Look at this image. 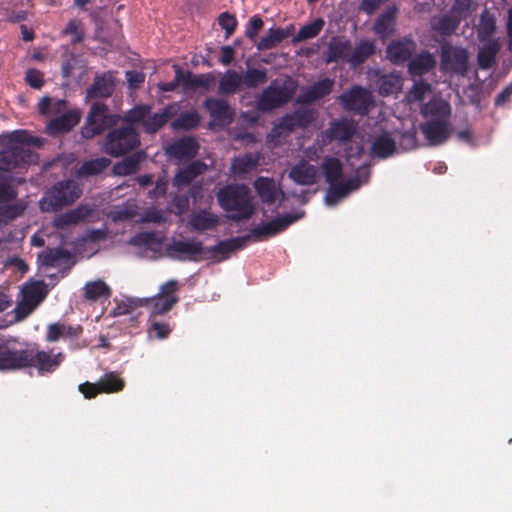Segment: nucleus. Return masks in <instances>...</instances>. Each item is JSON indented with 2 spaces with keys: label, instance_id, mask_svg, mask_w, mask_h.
Instances as JSON below:
<instances>
[{
  "label": "nucleus",
  "instance_id": "ea45409f",
  "mask_svg": "<svg viewBox=\"0 0 512 512\" xmlns=\"http://www.w3.org/2000/svg\"><path fill=\"white\" fill-rule=\"evenodd\" d=\"M396 8H389L375 21L373 31L383 40L394 32Z\"/></svg>",
  "mask_w": 512,
  "mask_h": 512
},
{
  "label": "nucleus",
  "instance_id": "5fc2aeb1",
  "mask_svg": "<svg viewBox=\"0 0 512 512\" xmlns=\"http://www.w3.org/2000/svg\"><path fill=\"white\" fill-rule=\"evenodd\" d=\"M174 304H172V301H167L158 295H155L153 297L145 298V305L151 316L156 315H162L167 313L172 309Z\"/></svg>",
  "mask_w": 512,
  "mask_h": 512
},
{
  "label": "nucleus",
  "instance_id": "3c124183",
  "mask_svg": "<svg viewBox=\"0 0 512 512\" xmlns=\"http://www.w3.org/2000/svg\"><path fill=\"white\" fill-rule=\"evenodd\" d=\"M162 242V238L154 231H144L134 235L129 243L137 247L155 248Z\"/></svg>",
  "mask_w": 512,
  "mask_h": 512
},
{
  "label": "nucleus",
  "instance_id": "4be33fe9",
  "mask_svg": "<svg viewBox=\"0 0 512 512\" xmlns=\"http://www.w3.org/2000/svg\"><path fill=\"white\" fill-rule=\"evenodd\" d=\"M208 169L207 164L196 160L181 168L173 178V185L178 189L190 185L198 176L204 174Z\"/></svg>",
  "mask_w": 512,
  "mask_h": 512
},
{
  "label": "nucleus",
  "instance_id": "2eb2a0df",
  "mask_svg": "<svg viewBox=\"0 0 512 512\" xmlns=\"http://www.w3.org/2000/svg\"><path fill=\"white\" fill-rule=\"evenodd\" d=\"M249 241V235L222 240L216 245L206 248L205 253H209V258L216 261L226 260L233 252L244 248Z\"/></svg>",
  "mask_w": 512,
  "mask_h": 512
},
{
  "label": "nucleus",
  "instance_id": "f8f14e48",
  "mask_svg": "<svg viewBox=\"0 0 512 512\" xmlns=\"http://www.w3.org/2000/svg\"><path fill=\"white\" fill-rule=\"evenodd\" d=\"M31 358L27 350H17L11 347L9 339L0 335V370L10 371L26 368Z\"/></svg>",
  "mask_w": 512,
  "mask_h": 512
},
{
  "label": "nucleus",
  "instance_id": "2f4dec72",
  "mask_svg": "<svg viewBox=\"0 0 512 512\" xmlns=\"http://www.w3.org/2000/svg\"><path fill=\"white\" fill-rule=\"evenodd\" d=\"M421 113L427 120L449 119L451 106L447 101L434 97L422 107Z\"/></svg>",
  "mask_w": 512,
  "mask_h": 512
},
{
  "label": "nucleus",
  "instance_id": "f704fd0d",
  "mask_svg": "<svg viewBox=\"0 0 512 512\" xmlns=\"http://www.w3.org/2000/svg\"><path fill=\"white\" fill-rule=\"evenodd\" d=\"M82 330L80 325L72 326L60 322L52 323L47 328L46 340L48 342H56L61 337L75 339L81 335Z\"/></svg>",
  "mask_w": 512,
  "mask_h": 512
},
{
  "label": "nucleus",
  "instance_id": "a18cd8bd",
  "mask_svg": "<svg viewBox=\"0 0 512 512\" xmlns=\"http://www.w3.org/2000/svg\"><path fill=\"white\" fill-rule=\"evenodd\" d=\"M111 164V161L108 158L100 157L96 159H91L89 161H85L77 171L78 176H93L102 173L105 169H107Z\"/></svg>",
  "mask_w": 512,
  "mask_h": 512
},
{
  "label": "nucleus",
  "instance_id": "f3484780",
  "mask_svg": "<svg viewBox=\"0 0 512 512\" xmlns=\"http://www.w3.org/2000/svg\"><path fill=\"white\" fill-rule=\"evenodd\" d=\"M395 153H398V148L394 132L383 131L372 138L370 147L372 157L386 159Z\"/></svg>",
  "mask_w": 512,
  "mask_h": 512
},
{
  "label": "nucleus",
  "instance_id": "7c9ffc66",
  "mask_svg": "<svg viewBox=\"0 0 512 512\" xmlns=\"http://www.w3.org/2000/svg\"><path fill=\"white\" fill-rule=\"evenodd\" d=\"M477 63L480 69L488 70L496 64L497 55L501 49L500 41L480 42Z\"/></svg>",
  "mask_w": 512,
  "mask_h": 512
},
{
  "label": "nucleus",
  "instance_id": "37998d69",
  "mask_svg": "<svg viewBox=\"0 0 512 512\" xmlns=\"http://www.w3.org/2000/svg\"><path fill=\"white\" fill-rule=\"evenodd\" d=\"M375 46L372 41L362 40L353 49L351 48L348 63L352 66L362 64L367 58L373 55Z\"/></svg>",
  "mask_w": 512,
  "mask_h": 512
},
{
  "label": "nucleus",
  "instance_id": "f03ea898",
  "mask_svg": "<svg viewBox=\"0 0 512 512\" xmlns=\"http://www.w3.org/2000/svg\"><path fill=\"white\" fill-rule=\"evenodd\" d=\"M219 206L227 212V218L236 222L247 220L255 213L250 188L245 184H228L216 193Z\"/></svg>",
  "mask_w": 512,
  "mask_h": 512
},
{
  "label": "nucleus",
  "instance_id": "72a5a7b5",
  "mask_svg": "<svg viewBox=\"0 0 512 512\" xmlns=\"http://www.w3.org/2000/svg\"><path fill=\"white\" fill-rule=\"evenodd\" d=\"M436 59L430 52L424 51L412 58L408 63V72L411 76H422L434 69Z\"/></svg>",
  "mask_w": 512,
  "mask_h": 512
},
{
  "label": "nucleus",
  "instance_id": "e433bc0d",
  "mask_svg": "<svg viewBox=\"0 0 512 512\" xmlns=\"http://www.w3.org/2000/svg\"><path fill=\"white\" fill-rule=\"evenodd\" d=\"M294 32V26L289 25L286 28H271L266 36L262 37L257 44L259 50H269L276 47L283 40L288 38Z\"/></svg>",
  "mask_w": 512,
  "mask_h": 512
},
{
  "label": "nucleus",
  "instance_id": "1a4fd4ad",
  "mask_svg": "<svg viewBox=\"0 0 512 512\" xmlns=\"http://www.w3.org/2000/svg\"><path fill=\"white\" fill-rule=\"evenodd\" d=\"M339 101L345 110L359 115H366L374 104L371 92L357 85L342 93Z\"/></svg>",
  "mask_w": 512,
  "mask_h": 512
},
{
  "label": "nucleus",
  "instance_id": "cd10ccee",
  "mask_svg": "<svg viewBox=\"0 0 512 512\" xmlns=\"http://www.w3.org/2000/svg\"><path fill=\"white\" fill-rule=\"evenodd\" d=\"M351 52V43L348 39L344 37L335 36L332 37L327 51H326V62H339L346 61L348 62V58Z\"/></svg>",
  "mask_w": 512,
  "mask_h": 512
},
{
  "label": "nucleus",
  "instance_id": "c85d7f7f",
  "mask_svg": "<svg viewBox=\"0 0 512 512\" xmlns=\"http://www.w3.org/2000/svg\"><path fill=\"white\" fill-rule=\"evenodd\" d=\"M297 126L294 113L286 114L274 125L267 137L268 144L276 146L286 138Z\"/></svg>",
  "mask_w": 512,
  "mask_h": 512
},
{
  "label": "nucleus",
  "instance_id": "473e14b6",
  "mask_svg": "<svg viewBox=\"0 0 512 512\" xmlns=\"http://www.w3.org/2000/svg\"><path fill=\"white\" fill-rule=\"evenodd\" d=\"M114 77L111 72L96 76L93 85L87 90L88 98H107L114 91Z\"/></svg>",
  "mask_w": 512,
  "mask_h": 512
},
{
  "label": "nucleus",
  "instance_id": "6e6552de",
  "mask_svg": "<svg viewBox=\"0 0 512 512\" xmlns=\"http://www.w3.org/2000/svg\"><path fill=\"white\" fill-rule=\"evenodd\" d=\"M107 106L101 103H94L88 113L86 124L82 128V136L84 138H93L102 133L108 127L116 125L120 116L107 113Z\"/></svg>",
  "mask_w": 512,
  "mask_h": 512
},
{
  "label": "nucleus",
  "instance_id": "412c9836",
  "mask_svg": "<svg viewBox=\"0 0 512 512\" xmlns=\"http://www.w3.org/2000/svg\"><path fill=\"white\" fill-rule=\"evenodd\" d=\"M288 176L298 185L310 186L316 183L318 168L305 160H301L290 169Z\"/></svg>",
  "mask_w": 512,
  "mask_h": 512
},
{
  "label": "nucleus",
  "instance_id": "e2e57ef3",
  "mask_svg": "<svg viewBox=\"0 0 512 512\" xmlns=\"http://www.w3.org/2000/svg\"><path fill=\"white\" fill-rule=\"evenodd\" d=\"M179 284L177 280H169L162 284L159 288L158 296L167 300L172 301V304H176L179 301L178 297Z\"/></svg>",
  "mask_w": 512,
  "mask_h": 512
},
{
  "label": "nucleus",
  "instance_id": "6ab92c4d",
  "mask_svg": "<svg viewBox=\"0 0 512 512\" xmlns=\"http://www.w3.org/2000/svg\"><path fill=\"white\" fill-rule=\"evenodd\" d=\"M27 352L31 361H29V364H27L26 367H36L41 374L55 371L65 358L64 354L61 352L56 354L46 351H37L36 353H33L32 351L27 350Z\"/></svg>",
  "mask_w": 512,
  "mask_h": 512
},
{
  "label": "nucleus",
  "instance_id": "20e7f679",
  "mask_svg": "<svg viewBox=\"0 0 512 512\" xmlns=\"http://www.w3.org/2000/svg\"><path fill=\"white\" fill-rule=\"evenodd\" d=\"M180 110L178 103H171L156 113H152L149 105H138L128 110L123 120L130 125L139 124L146 133H156L167 121Z\"/></svg>",
  "mask_w": 512,
  "mask_h": 512
},
{
  "label": "nucleus",
  "instance_id": "69168bd1",
  "mask_svg": "<svg viewBox=\"0 0 512 512\" xmlns=\"http://www.w3.org/2000/svg\"><path fill=\"white\" fill-rule=\"evenodd\" d=\"M75 70L84 71V65L82 61L75 55H69L62 64V75L64 78H69L74 75Z\"/></svg>",
  "mask_w": 512,
  "mask_h": 512
},
{
  "label": "nucleus",
  "instance_id": "de8ad7c7",
  "mask_svg": "<svg viewBox=\"0 0 512 512\" xmlns=\"http://www.w3.org/2000/svg\"><path fill=\"white\" fill-rule=\"evenodd\" d=\"M46 297V291L42 282H34L26 285L22 290V298L34 306H38Z\"/></svg>",
  "mask_w": 512,
  "mask_h": 512
},
{
  "label": "nucleus",
  "instance_id": "c756f323",
  "mask_svg": "<svg viewBox=\"0 0 512 512\" xmlns=\"http://www.w3.org/2000/svg\"><path fill=\"white\" fill-rule=\"evenodd\" d=\"M92 213V209L87 205H80L75 209L67 211L63 214L58 215L53 220V226L57 229H64L71 225H75L86 218Z\"/></svg>",
  "mask_w": 512,
  "mask_h": 512
},
{
  "label": "nucleus",
  "instance_id": "dca6fc26",
  "mask_svg": "<svg viewBox=\"0 0 512 512\" xmlns=\"http://www.w3.org/2000/svg\"><path fill=\"white\" fill-rule=\"evenodd\" d=\"M416 42L410 37L392 41L386 49L387 59L395 65L404 64L416 51Z\"/></svg>",
  "mask_w": 512,
  "mask_h": 512
},
{
  "label": "nucleus",
  "instance_id": "4468645a",
  "mask_svg": "<svg viewBox=\"0 0 512 512\" xmlns=\"http://www.w3.org/2000/svg\"><path fill=\"white\" fill-rule=\"evenodd\" d=\"M295 220L296 218L290 215L278 217L269 222L258 224L251 230V233L248 235L250 236V239L254 238L256 241H261L284 231Z\"/></svg>",
  "mask_w": 512,
  "mask_h": 512
},
{
  "label": "nucleus",
  "instance_id": "393cba45",
  "mask_svg": "<svg viewBox=\"0 0 512 512\" xmlns=\"http://www.w3.org/2000/svg\"><path fill=\"white\" fill-rule=\"evenodd\" d=\"M199 145L193 137H182L167 148V153L178 160L189 159L197 155Z\"/></svg>",
  "mask_w": 512,
  "mask_h": 512
},
{
  "label": "nucleus",
  "instance_id": "f257e3e1",
  "mask_svg": "<svg viewBox=\"0 0 512 512\" xmlns=\"http://www.w3.org/2000/svg\"><path fill=\"white\" fill-rule=\"evenodd\" d=\"M31 145L39 147L42 140L26 131H14L9 137V145L0 151V170L11 172L35 163L37 155L32 152Z\"/></svg>",
  "mask_w": 512,
  "mask_h": 512
},
{
  "label": "nucleus",
  "instance_id": "4c0bfd02",
  "mask_svg": "<svg viewBox=\"0 0 512 512\" xmlns=\"http://www.w3.org/2000/svg\"><path fill=\"white\" fill-rule=\"evenodd\" d=\"M377 86L382 96L397 95L402 90L403 78L397 73L383 74L378 78Z\"/></svg>",
  "mask_w": 512,
  "mask_h": 512
},
{
  "label": "nucleus",
  "instance_id": "052dcab7",
  "mask_svg": "<svg viewBox=\"0 0 512 512\" xmlns=\"http://www.w3.org/2000/svg\"><path fill=\"white\" fill-rule=\"evenodd\" d=\"M215 78L211 73L192 75L188 73L184 84L191 88H203L208 90L214 83Z\"/></svg>",
  "mask_w": 512,
  "mask_h": 512
},
{
  "label": "nucleus",
  "instance_id": "774afa93",
  "mask_svg": "<svg viewBox=\"0 0 512 512\" xmlns=\"http://www.w3.org/2000/svg\"><path fill=\"white\" fill-rule=\"evenodd\" d=\"M172 332V327L168 322L152 321L148 329L150 337L156 339H165Z\"/></svg>",
  "mask_w": 512,
  "mask_h": 512
},
{
  "label": "nucleus",
  "instance_id": "8fccbe9b",
  "mask_svg": "<svg viewBox=\"0 0 512 512\" xmlns=\"http://www.w3.org/2000/svg\"><path fill=\"white\" fill-rule=\"evenodd\" d=\"M324 25V20L322 18H318L313 22L302 26L292 39V42L297 43L316 37L321 32Z\"/></svg>",
  "mask_w": 512,
  "mask_h": 512
},
{
  "label": "nucleus",
  "instance_id": "5701e85b",
  "mask_svg": "<svg viewBox=\"0 0 512 512\" xmlns=\"http://www.w3.org/2000/svg\"><path fill=\"white\" fill-rule=\"evenodd\" d=\"M80 115L77 111H65L64 113L52 118L46 125V131L50 135L70 131L78 124Z\"/></svg>",
  "mask_w": 512,
  "mask_h": 512
},
{
  "label": "nucleus",
  "instance_id": "0eeeda50",
  "mask_svg": "<svg viewBox=\"0 0 512 512\" xmlns=\"http://www.w3.org/2000/svg\"><path fill=\"white\" fill-rule=\"evenodd\" d=\"M140 145L138 132L132 126L111 130L105 137L103 151L113 157L125 155Z\"/></svg>",
  "mask_w": 512,
  "mask_h": 512
},
{
  "label": "nucleus",
  "instance_id": "bf43d9fd",
  "mask_svg": "<svg viewBox=\"0 0 512 512\" xmlns=\"http://www.w3.org/2000/svg\"><path fill=\"white\" fill-rule=\"evenodd\" d=\"M460 20H461L460 18H457L453 15L452 16L444 15V16L439 17L433 23V29L442 34L448 35L455 31Z\"/></svg>",
  "mask_w": 512,
  "mask_h": 512
},
{
  "label": "nucleus",
  "instance_id": "4d7b16f0",
  "mask_svg": "<svg viewBox=\"0 0 512 512\" xmlns=\"http://www.w3.org/2000/svg\"><path fill=\"white\" fill-rule=\"evenodd\" d=\"M137 212V205L134 202H126L111 210L109 216L114 222L127 221L132 219Z\"/></svg>",
  "mask_w": 512,
  "mask_h": 512
},
{
  "label": "nucleus",
  "instance_id": "09e8293b",
  "mask_svg": "<svg viewBox=\"0 0 512 512\" xmlns=\"http://www.w3.org/2000/svg\"><path fill=\"white\" fill-rule=\"evenodd\" d=\"M27 204L19 200L12 204L0 203V223H8L11 220L21 216L26 210Z\"/></svg>",
  "mask_w": 512,
  "mask_h": 512
},
{
  "label": "nucleus",
  "instance_id": "9b49d317",
  "mask_svg": "<svg viewBox=\"0 0 512 512\" xmlns=\"http://www.w3.org/2000/svg\"><path fill=\"white\" fill-rule=\"evenodd\" d=\"M469 54L465 48L454 47L449 44L441 46L440 69L443 72H452L464 75L467 72Z\"/></svg>",
  "mask_w": 512,
  "mask_h": 512
},
{
  "label": "nucleus",
  "instance_id": "a211bd4d",
  "mask_svg": "<svg viewBox=\"0 0 512 512\" xmlns=\"http://www.w3.org/2000/svg\"><path fill=\"white\" fill-rule=\"evenodd\" d=\"M421 131L430 145H439L449 138L452 129L449 119H434L422 124Z\"/></svg>",
  "mask_w": 512,
  "mask_h": 512
},
{
  "label": "nucleus",
  "instance_id": "39448f33",
  "mask_svg": "<svg viewBox=\"0 0 512 512\" xmlns=\"http://www.w3.org/2000/svg\"><path fill=\"white\" fill-rule=\"evenodd\" d=\"M82 189L74 180H62L47 190L39 201L42 212H57L80 198Z\"/></svg>",
  "mask_w": 512,
  "mask_h": 512
},
{
  "label": "nucleus",
  "instance_id": "ddd939ff",
  "mask_svg": "<svg viewBox=\"0 0 512 512\" xmlns=\"http://www.w3.org/2000/svg\"><path fill=\"white\" fill-rule=\"evenodd\" d=\"M166 252L176 260L195 261L205 253V248L200 241L173 239L167 245Z\"/></svg>",
  "mask_w": 512,
  "mask_h": 512
},
{
  "label": "nucleus",
  "instance_id": "423d86ee",
  "mask_svg": "<svg viewBox=\"0 0 512 512\" xmlns=\"http://www.w3.org/2000/svg\"><path fill=\"white\" fill-rule=\"evenodd\" d=\"M296 82L290 77L273 80L257 97V108L269 112L291 100L296 91Z\"/></svg>",
  "mask_w": 512,
  "mask_h": 512
},
{
  "label": "nucleus",
  "instance_id": "338daca9",
  "mask_svg": "<svg viewBox=\"0 0 512 512\" xmlns=\"http://www.w3.org/2000/svg\"><path fill=\"white\" fill-rule=\"evenodd\" d=\"M62 33L65 35H71V42L73 44L80 43L84 39V30L82 27V23L76 19L70 20Z\"/></svg>",
  "mask_w": 512,
  "mask_h": 512
},
{
  "label": "nucleus",
  "instance_id": "b1692460",
  "mask_svg": "<svg viewBox=\"0 0 512 512\" xmlns=\"http://www.w3.org/2000/svg\"><path fill=\"white\" fill-rule=\"evenodd\" d=\"M219 224V216L207 209H200L190 214L188 226L191 230L203 232L212 230Z\"/></svg>",
  "mask_w": 512,
  "mask_h": 512
},
{
  "label": "nucleus",
  "instance_id": "680f3d73",
  "mask_svg": "<svg viewBox=\"0 0 512 512\" xmlns=\"http://www.w3.org/2000/svg\"><path fill=\"white\" fill-rule=\"evenodd\" d=\"M138 170V160L132 157H128L123 159L122 161L116 163L112 172L116 176H127L136 173Z\"/></svg>",
  "mask_w": 512,
  "mask_h": 512
},
{
  "label": "nucleus",
  "instance_id": "864d4df0",
  "mask_svg": "<svg viewBox=\"0 0 512 512\" xmlns=\"http://www.w3.org/2000/svg\"><path fill=\"white\" fill-rule=\"evenodd\" d=\"M85 297L89 300H97L101 297H109L110 288L102 280H96L86 283L84 286Z\"/></svg>",
  "mask_w": 512,
  "mask_h": 512
},
{
  "label": "nucleus",
  "instance_id": "13d9d810",
  "mask_svg": "<svg viewBox=\"0 0 512 512\" xmlns=\"http://www.w3.org/2000/svg\"><path fill=\"white\" fill-rule=\"evenodd\" d=\"M431 92V85L425 81H418L413 84L406 94V100L409 103L423 100Z\"/></svg>",
  "mask_w": 512,
  "mask_h": 512
},
{
  "label": "nucleus",
  "instance_id": "49530a36",
  "mask_svg": "<svg viewBox=\"0 0 512 512\" xmlns=\"http://www.w3.org/2000/svg\"><path fill=\"white\" fill-rule=\"evenodd\" d=\"M102 393H117L123 390L125 381L117 373H106L98 381Z\"/></svg>",
  "mask_w": 512,
  "mask_h": 512
},
{
  "label": "nucleus",
  "instance_id": "c9c22d12",
  "mask_svg": "<svg viewBox=\"0 0 512 512\" xmlns=\"http://www.w3.org/2000/svg\"><path fill=\"white\" fill-rule=\"evenodd\" d=\"M260 156L258 154L246 153L234 157L231 162L230 172L235 176H241L252 172L258 166Z\"/></svg>",
  "mask_w": 512,
  "mask_h": 512
},
{
  "label": "nucleus",
  "instance_id": "aec40b11",
  "mask_svg": "<svg viewBox=\"0 0 512 512\" xmlns=\"http://www.w3.org/2000/svg\"><path fill=\"white\" fill-rule=\"evenodd\" d=\"M204 106L210 114L213 125L224 127L232 122V112L225 100L208 98Z\"/></svg>",
  "mask_w": 512,
  "mask_h": 512
},
{
  "label": "nucleus",
  "instance_id": "a878e982",
  "mask_svg": "<svg viewBox=\"0 0 512 512\" xmlns=\"http://www.w3.org/2000/svg\"><path fill=\"white\" fill-rule=\"evenodd\" d=\"M334 86V80L330 78H323L313 85L302 90L298 97L300 103H313L326 95H328Z\"/></svg>",
  "mask_w": 512,
  "mask_h": 512
},
{
  "label": "nucleus",
  "instance_id": "603ef678",
  "mask_svg": "<svg viewBox=\"0 0 512 512\" xmlns=\"http://www.w3.org/2000/svg\"><path fill=\"white\" fill-rule=\"evenodd\" d=\"M200 123V116L196 111L181 113L171 126L174 130H191Z\"/></svg>",
  "mask_w": 512,
  "mask_h": 512
},
{
  "label": "nucleus",
  "instance_id": "9d476101",
  "mask_svg": "<svg viewBox=\"0 0 512 512\" xmlns=\"http://www.w3.org/2000/svg\"><path fill=\"white\" fill-rule=\"evenodd\" d=\"M357 122L353 119L341 117L330 122L329 127L320 135L323 145L333 141L344 144L350 141L357 131Z\"/></svg>",
  "mask_w": 512,
  "mask_h": 512
},
{
  "label": "nucleus",
  "instance_id": "7ed1b4c3",
  "mask_svg": "<svg viewBox=\"0 0 512 512\" xmlns=\"http://www.w3.org/2000/svg\"><path fill=\"white\" fill-rule=\"evenodd\" d=\"M322 169L329 188L325 195V202L329 206L336 205L350 192L358 189L360 181L356 177L345 179L343 177L342 163L338 158L326 157L322 162Z\"/></svg>",
  "mask_w": 512,
  "mask_h": 512
},
{
  "label": "nucleus",
  "instance_id": "bb28decb",
  "mask_svg": "<svg viewBox=\"0 0 512 512\" xmlns=\"http://www.w3.org/2000/svg\"><path fill=\"white\" fill-rule=\"evenodd\" d=\"M497 32L496 17L487 9L480 14L479 23L476 28L477 39L479 42L500 41L495 37Z\"/></svg>",
  "mask_w": 512,
  "mask_h": 512
},
{
  "label": "nucleus",
  "instance_id": "6e6d98bb",
  "mask_svg": "<svg viewBox=\"0 0 512 512\" xmlns=\"http://www.w3.org/2000/svg\"><path fill=\"white\" fill-rule=\"evenodd\" d=\"M267 79L266 69L249 68L242 76V84L247 88H257L266 83Z\"/></svg>",
  "mask_w": 512,
  "mask_h": 512
},
{
  "label": "nucleus",
  "instance_id": "0e129e2a",
  "mask_svg": "<svg viewBox=\"0 0 512 512\" xmlns=\"http://www.w3.org/2000/svg\"><path fill=\"white\" fill-rule=\"evenodd\" d=\"M145 298L126 297L114 309L115 315H124L132 312L138 307H144Z\"/></svg>",
  "mask_w": 512,
  "mask_h": 512
},
{
  "label": "nucleus",
  "instance_id": "a19ab883",
  "mask_svg": "<svg viewBox=\"0 0 512 512\" xmlns=\"http://www.w3.org/2000/svg\"><path fill=\"white\" fill-rule=\"evenodd\" d=\"M254 188L264 203L273 204L278 197V189L271 178L258 177L254 182Z\"/></svg>",
  "mask_w": 512,
  "mask_h": 512
},
{
  "label": "nucleus",
  "instance_id": "c03bdc74",
  "mask_svg": "<svg viewBox=\"0 0 512 512\" xmlns=\"http://www.w3.org/2000/svg\"><path fill=\"white\" fill-rule=\"evenodd\" d=\"M38 111L41 115L54 118L67 111V102L65 100L42 97L38 103Z\"/></svg>",
  "mask_w": 512,
  "mask_h": 512
},
{
  "label": "nucleus",
  "instance_id": "58836bf2",
  "mask_svg": "<svg viewBox=\"0 0 512 512\" xmlns=\"http://www.w3.org/2000/svg\"><path fill=\"white\" fill-rule=\"evenodd\" d=\"M70 259V253L61 248H48L38 255V262L41 266L59 267Z\"/></svg>",
  "mask_w": 512,
  "mask_h": 512
},
{
  "label": "nucleus",
  "instance_id": "79ce46f5",
  "mask_svg": "<svg viewBox=\"0 0 512 512\" xmlns=\"http://www.w3.org/2000/svg\"><path fill=\"white\" fill-rule=\"evenodd\" d=\"M242 85V75L235 70H227L221 77L218 85V93L221 95H231L236 93Z\"/></svg>",
  "mask_w": 512,
  "mask_h": 512
}]
</instances>
